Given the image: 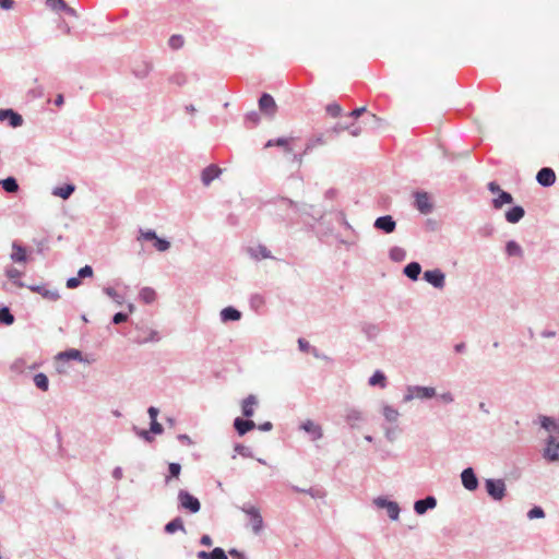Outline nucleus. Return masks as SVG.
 Listing matches in <instances>:
<instances>
[{
	"label": "nucleus",
	"mask_w": 559,
	"mask_h": 559,
	"mask_svg": "<svg viewBox=\"0 0 559 559\" xmlns=\"http://www.w3.org/2000/svg\"><path fill=\"white\" fill-rule=\"evenodd\" d=\"M278 210L285 211L284 218L292 219L298 214H307L309 206L306 203H298L287 198H280L276 201Z\"/></svg>",
	"instance_id": "1"
},
{
	"label": "nucleus",
	"mask_w": 559,
	"mask_h": 559,
	"mask_svg": "<svg viewBox=\"0 0 559 559\" xmlns=\"http://www.w3.org/2000/svg\"><path fill=\"white\" fill-rule=\"evenodd\" d=\"M437 395L436 389L432 386L423 385H408L406 394L403 397L405 403L413 401L414 399L428 400Z\"/></svg>",
	"instance_id": "2"
},
{
	"label": "nucleus",
	"mask_w": 559,
	"mask_h": 559,
	"mask_svg": "<svg viewBox=\"0 0 559 559\" xmlns=\"http://www.w3.org/2000/svg\"><path fill=\"white\" fill-rule=\"evenodd\" d=\"M178 508L190 513H198L201 509L200 500L186 489L178 491Z\"/></svg>",
	"instance_id": "3"
},
{
	"label": "nucleus",
	"mask_w": 559,
	"mask_h": 559,
	"mask_svg": "<svg viewBox=\"0 0 559 559\" xmlns=\"http://www.w3.org/2000/svg\"><path fill=\"white\" fill-rule=\"evenodd\" d=\"M485 488L489 497L501 501L506 497V483L502 478H488L485 480Z\"/></svg>",
	"instance_id": "4"
},
{
	"label": "nucleus",
	"mask_w": 559,
	"mask_h": 559,
	"mask_svg": "<svg viewBox=\"0 0 559 559\" xmlns=\"http://www.w3.org/2000/svg\"><path fill=\"white\" fill-rule=\"evenodd\" d=\"M543 457L548 462H559V439L549 435L545 441Z\"/></svg>",
	"instance_id": "5"
},
{
	"label": "nucleus",
	"mask_w": 559,
	"mask_h": 559,
	"mask_svg": "<svg viewBox=\"0 0 559 559\" xmlns=\"http://www.w3.org/2000/svg\"><path fill=\"white\" fill-rule=\"evenodd\" d=\"M241 511L250 518L253 533L257 535L260 534V532L263 530V519L259 509L250 504H243L241 507Z\"/></svg>",
	"instance_id": "6"
},
{
	"label": "nucleus",
	"mask_w": 559,
	"mask_h": 559,
	"mask_svg": "<svg viewBox=\"0 0 559 559\" xmlns=\"http://www.w3.org/2000/svg\"><path fill=\"white\" fill-rule=\"evenodd\" d=\"M373 503L379 509H385L388 512V516L392 521L399 520L401 509L397 502L391 501L384 497H378L373 500Z\"/></svg>",
	"instance_id": "7"
},
{
	"label": "nucleus",
	"mask_w": 559,
	"mask_h": 559,
	"mask_svg": "<svg viewBox=\"0 0 559 559\" xmlns=\"http://www.w3.org/2000/svg\"><path fill=\"white\" fill-rule=\"evenodd\" d=\"M414 206L421 213V214H429L433 210V205L430 201V197L425 191H416L414 193Z\"/></svg>",
	"instance_id": "8"
},
{
	"label": "nucleus",
	"mask_w": 559,
	"mask_h": 559,
	"mask_svg": "<svg viewBox=\"0 0 559 559\" xmlns=\"http://www.w3.org/2000/svg\"><path fill=\"white\" fill-rule=\"evenodd\" d=\"M424 280L437 289H442L445 285V274L440 269L426 271Z\"/></svg>",
	"instance_id": "9"
},
{
	"label": "nucleus",
	"mask_w": 559,
	"mask_h": 559,
	"mask_svg": "<svg viewBox=\"0 0 559 559\" xmlns=\"http://www.w3.org/2000/svg\"><path fill=\"white\" fill-rule=\"evenodd\" d=\"M463 487L468 491H475L478 488V478L473 467H466L461 473Z\"/></svg>",
	"instance_id": "10"
},
{
	"label": "nucleus",
	"mask_w": 559,
	"mask_h": 559,
	"mask_svg": "<svg viewBox=\"0 0 559 559\" xmlns=\"http://www.w3.org/2000/svg\"><path fill=\"white\" fill-rule=\"evenodd\" d=\"M536 181L544 188L551 187L556 182V174L550 167H543L536 175Z\"/></svg>",
	"instance_id": "11"
},
{
	"label": "nucleus",
	"mask_w": 559,
	"mask_h": 559,
	"mask_svg": "<svg viewBox=\"0 0 559 559\" xmlns=\"http://www.w3.org/2000/svg\"><path fill=\"white\" fill-rule=\"evenodd\" d=\"M8 121L12 128H17L23 124V118L13 109H0V121Z\"/></svg>",
	"instance_id": "12"
},
{
	"label": "nucleus",
	"mask_w": 559,
	"mask_h": 559,
	"mask_svg": "<svg viewBox=\"0 0 559 559\" xmlns=\"http://www.w3.org/2000/svg\"><path fill=\"white\" fill-rule=\"evenodd\" d=\"M153 70V64L148 60H140L134 62L132 73L136 79L143 80L148 76Z\"/></svg>",
	"instance_id": "13"
},
{
	"label": "nucleus",
	"mask_w": 559,
	"mask_h": 559,
	"mask_svg": "<svg viewBox=\"0 0 559 559\" xmlns=\"http://www.w3.org/2000/svg\"><path fill=\"white\" fill-rule=\"evenodd\" d=\"M259 108L269 116H274L277 109L276 103L272 95L263 93L259 99Z\"/></svg>",
	"instance_id": "14"
},
{
	"label": "nucleus",
	"mask_w": 559,
	"mask_h": 559,
	"mask_svg": "<svg viewBox=\"0 0 559 559\" xmlns=\"http://www.w3.org/2000/svg\"><path fill=\"white\" fill-rule=\"evenodd\" d=\"M366 420L365 414L354 407L347 408L345 414V421L350 428H357L361 423Z\"/></svg>",
	"instance_id": "15"
},
{
	"label": "nucleus",
	"mask_w": 559,
	"mask_h": 559,
	"mask_svg": "<svg viewBox=\"0 0 559 559\" xmlns=\"http://www.w3.org/2000/svg\"><path fill=\"white\" fill-rule=\"evenodd\" d=\"M374 228L382 230L385 234H391L396 228V223L391 215L380 216L374 221Z\"/></svg>",
	"instance_id": "16"
},
{
	"label": "nucleus",
	"mask_w": 559,
	"mask_h": 559,
	"mask_svg": "<svg viewBox=\"0 0 559 559\" xmlns=\"http://www.w3.org/2000/svg\"><path fill=\"white\" fill-rule=\"evenodd\" d=\"M437 506V499L433 496H427L424 499L416 500L414 503V511L418 515L425 514L428 510L435 509Z\"/></svg>",
	"instance_id": "17"
},
{
	"label": "nucleus",
	"mask_w": 559,
	"mask_h": 559,
	"mask_svg": "<svg viewBox=\"0 0 559 559\" xmlns=\"http://www.w3.org/2000/svg\"><path fill=\"white\" fill-rule=\"evenodd\" d=\"M300 428L310 435L312 441H317L323 437L322 427L310 419L304 421Z\"/></svg>",
	"instance_id": "18"
},
{
	"label": "nucleus",
	"mask_w": 559,
	"mask_h": 559,
	"mask_svg": "<svg viewBox=\"0 0 559 559\" xmlns=\"http://www.w3.org/2000/svg\"><path fill=\"white\" fill-rule=\"evenodd\" d=\"M56 358L58 360H63V361H67V360H78L80 362H86V364L90 362V360L83 356L82 352L79 350V349H75V348H71V349H68V350H64V352H60L57 355Z\"/></svg>",
	"instance_id": "19"
},
{
	"label": "nucleus",
	"mask_w": 559,
	"mask_h": 559,
	"mask_svg": "<svg viewBox=\"0 0 559 559\" xmlns=\"http://www.w3.org/2000/svg\"><path fill=\"white\" fill-rule=\"evenodd\" d=\"M234 428L239 436H245L247 432L255 428V424L250 418L243 419L241 417H237L234 420Z\"/></svg>",
	"instance_id": "20"
},
{
	"label": "nucleus",
	"mask_w": 559,
	"mask_h": 559,
	"mask_svg": "<svg viewBox=\"0 0 559 559\" xmlns=\"http://www.w3.org/2000/svg\"><path fill=\"white\" fill-rule=\"evenodd\" d=\"M28 288L32 292L37 293V294L41 295L44 298L51 300V301H56L60 298V294L57 289H48L43 285H31V286H28Z\"/></svg>",
	"instance_id": "21"
},
{
	"label": "nucleus",
	"mask_w": 559,
	"mask_h": 559,
	"mask_svg": "<svg viewBox=\"0 0 559 559\" xmlns=\"http://www.w3.org/2000/svg\"><path fill=\"white\" fill-rule=\"evenodd\" d=\"M222 170L216 165H210L202 170L201 180L204 186H209L215 178L221 175Z\"/></svg>",
	"instance_id": "22"
},
{
	"label": "nucleus",
	"mask_w": 559,
	"mask_h": 559,
	"mask_svg": "<svg viewBox=\"0 0 559 559\" xmlns=\"http://www.w3.org/2000/svg\"><path fill=\"white\" fill-rule=\"evenodd\" d=\"M258 404V399L255 395L250 394L243 401L241 405L242 415L246 418H251L254 415L253 407Z\"/></svg>",
	"instance_id": "23"
},
{
	"label": "nucleus",
	"mask_w": 559,
	"mask_h": 559,
	"mask_svg": "<svg viewBox=\"0 0 559 559\" xmlns=\"http://www.w3.org/2000/svg\"><path fill=\"white\" fill-rule=\"evenodd\" d=\"M247 251L252 259L258 260V261L272 258L271 251L263 245H259L257 247H250V248H248Z\"/></svg>",
	"instance_id": "24"
},
{
	"label": "nucleus",
	"mask_w": 559,
	"mask_h": 559,
	"mask_svg": "<svg viewBox=\"0 0 559 559\" xmlns=\"http://www.w3.org/2000/svg\"><path fill=\"white\" fill-rule=\"evenodd\" d=\"M524 209L521 205H514L506 212V219L508 223L516 224L524 217Z\"/></svg>",
	"instance_id": "25"
},
{
	"label": "nucleus",
	"mask_w": 559,
	"mask_h": 559,
	"mask_svg": "<svg viewBox=\"0 0 559 559\" xmlns=\"http://www.w3.org/2000/svg\"><path fill=\"white\" fill-rule=\"evenodd\" d=\"M13 252L10 258L15 263H24L27 260L26 251L17 241L12 242Z\"/></svg>",
	"instance_id": "26"
},
{
	"label": "nucleus",
	"mask_w": 559,
	"mask_h": 559,
	"mask_svg": "<svg viewBox=\"0 0 559 559\" xmlns=\"http://www.w3.org/2000/svg\"><path fill=\"white\" fill-rule=\"evenodd\" d=\"M197 557L198 559H228L225 550L221 547H216L210 552L201 550L197 554Z\"/></svg>",
	"instance_id": "27"
},
{
	"label": "nucleus",
	"mask_w": 559,
	"mask_h": 559,
	"mask_svg": "<svg viewBox=\"0 0 559 559\" xmlns=\"http://www.w3.org/2000/svg\"><path fill=\"white\" fill-rule=\"evenodd\" d=\"M405 276L412 281H417L421 273V265L418 262H409L403 270Z\"/></svg>",
	"instance_id": "28"
},
{
	"label": "nucleus",
	"mask_w": 559,
	"mask_h": 559,
	"mask_svg": "<svg viewBox=\"0 0 559 559\" xmlns=\"http://www.w3.org/2000/svg\"><path fill=\"white\" fill-rule=\"evenodd\" d=\"M241 318V312L234 307H226L221 311V320L223 322L238 321Z\"/></svg>",
	"instance_id": "29"
},
{
	"label": "nucleus",
	"mask_w": 559,
	"mask_h": 559,
	"mask_svg": "<svg viewBox=\"0 0 559 559\" xmlns=\"http://www.w3.org/2000/svg\"><path fill=\"white\" fill-rule=\"evenodd\" d=\"M512 202L513 197L511 195V193L501 190L498 193L497 198L492 200V206L498 210L501 209L504 204H511Z\"/></svg>",
	"instance_id": "30"
},
{
	"label": "nucleus",
	"mask_w": 559,
	"mask_h": 559,
	"mask_svg": "<svg viewBox=\"0 0 559 559\" xmlns=\"http://www.w3.org/2000/svg\"><path fill=\"white\" fill-rule=\"evenodd\" d=\"M75 190V186L72 185V183H67L62 187H56L53 190H52V194L55 197H59L63 200H67L71 197V194L74 192Z\"/></svg>",
	"instance_id": "31"
},
{
	"label": "nucleus",
	"mask_w": 559,
	"mask_h": 559,
	"mask_svg": "<svg viewBox=\"0 0 559 559\" xmlns=\"http://www.w3.org/2000/svg\"><path fill=\"white\" fill-rule=\"evenodd\" d=\"M165 532L167 534H174L176 533L177 531H182L183 533H186V528H185V525H183V521L180 516H176L175 519H173L170 522H168L165 527H164Z\"/></svg>",
	"instance_id": "32"
},
{
	"label": "nucleus",
	"mask_w": 559,
	"mask_h": 559,
	"mask_svg": "<svg viewBox=\"0 0 559 559\" xmlns=\"http://www.w3.org/2000/svg\"><path fill=\"white\" fill-rule=\"evenodd\" d=\"M361 332L366 335V337L371 341L374 340L379 333L380 329L374 323L365 322L361 324Z\"/></svg>",
	"instance_id": "33"
},
{
	"label": "nucleus",
	"mask_w": 559,
	"mask_h": 559,
	"mask_svg": "<svg viewBox=\"0 0 559 559\" xmlns=\"http://www.w3.org/2000/svg\"><path fill=\"white\" fill-rule=\"evenodd\" d=\"M506 253L509 257L522 258L523 257V249L521 248V246L515 240H509L506 243Z\"/></svg>",
	"instance_id": "34"
},
{
	"label": "nucleus",
	"mask_w": 559,
	"mask_h": 559,
	"mask_svg": "<svg viewBox=\"0 0 559 559\" xmlns=\"http://www.w3.org/2000/svg\"><path fill=\"white\" fill-rule=\"evenodd\" d=\"M0 186L8 193H15L19 191V183L14 177L0 179Z\"/></svg>",
	"instance_id": "35"
},
{
	"label": "nucleus",
	"mask_w": 559,
	"mask_h": 559,
	"mask_svg": "<svg viewBox=\"0 0 559 559\" xmlns=\"http://www.w3.org/2000/svg\"><path fill=\"white\" fill-rule=\"evenodd\" d=\"M139 298L146 305H150L156 299V292L152 287H143L139 293Z\"/></svg>",
	"instance_id": "36"
},
{
	"label": "nucleus",
	"mask_w": 559,
	"mask_h": 559,
	"mask_svg": "<svg viewBox=\"0 0 559 559\" xmlns=\"http://www.w3.org/2000/svg\"><path fill=\"white\" fill-rule=\"evenodd\" d=\"M369 385L376 386L379 385L381 388H385L386 378L385 374L381 370H376L373 374L369 378Z\"/></svg>",
	"instance_id": "37"
},
{
	"label": "nucleus",
	"mask_w": 559,
	"mask_h": 559,
	"mask_svg": "<svg viewBox=\"0 0 559 559\" xmlns=\"http://www.w3.org/2000/svg\"><path fill=\"white\" fill-rule=\"evenodd\" d=\"M181 473V465L179 463H169L168 464V475L165 476V484H170L173 478H178Z\"/></svg>",
	"instance_id": "38"
},
{
	"label": "nucleus",
	"mask_w": 559,
	"mask_h": 559,
	"mask_svg": "<svg viewBox=\"0 0 559 559\" xmlns=\"http://www.w3.org/2000/svg\"><path fill=\"white\" fill-rule=\"evenodd\" d=\"M272 146H281V147H284L285 152H287V153L292 152V147L289 145V139H287V138L271 139L265 143V147H272Z\"/></svg>",
	"instance_id": "39"
},
{
	"label": "nucleus",
	"mask_w": 559,
	"mask_h": 559,
	"mask_svg": "<svg viewBox=\"0 0 559 559\" xmlns=\"http://www.w3.org/2000/svg\"><path fill=\"white\" fill-rule=\"evenodd\" d=\"M34 384L41 391L46 392L49 389V380L48 377L43 373L38 372L33 378Z\"/></svg>",
	"instance_id": "40"
},
{
	"label": "nucleus",
	"mask_w": 559,
	"mask_h": 559,
	"mask_svg": "<svg viewBox=\"0 0 559 559\" xmlns=\"http://www.w3.org/2000/svg\"><path fill=\"white\" fill-rule=\"evenodd\" d=\"M325 144V141L323 139V135L322 134H319V135H316L313 138H310L307 143H306V146H305V150H304V154H308L310 153L314 147L319 146V145H323Z\"/></svg>",
	"instance_id": "41"
},
{
	"label": "nucleus",
	"mask_w": 559,
	"mask_h": 559,
	"mask_svg": "<svg viewBox=\"0 0 559 559\" xmlns=\"http://www.w3.org/2000/svg\"><path fill=\"white\" fill-rule=\"evenodd\" d=\"M292 489L296 492H302V493H307L309 496H311L313 499H321L324 497V491L319 489V488H309V489H302V488H299L298 486H292Z\"/></svg>",
	"instance_id": "42"
},
{
	"label": "nucleus",
	"mask_w": 559,
	"mask_h": 559,
	"mask_svg": "<svg viewBox=\"0 0 559 559\" xmlns=\"http://www.w3.org/2000/svg\"><path fill=\"white\" fill-rule=\"evenodd\" d=\"M5 275L13 281V283L17 286V287H25V284L23 282H21L19 278L21 277L22 275V272L19 271L15 267H9L5 270Z\"/></svg>",
	"instance_id": "43"
},
{
	"label": "nucleus",
	"mask_w": 559,
	"mask_h": 559,
	"mask_svg": "<svg viewBox=\"0 0 559 559\" xmlns=\"http://www.w3.org/2000/svg\"><path fill=\"white\" fill-rule=\"evenodd\" d=\"M390 259L394 262H402L406 258V251L401 247H392L389 252Z\"/></svg>",
	"instance_id": "44"
},
{
	"label": "nucleus",
	"mask_w": 559,
	"mask_h": 559,
	"mask_svg": "<svg viewBox=\"0 0 559 559\" xmlns=\"http://www.w3.org/2000/svg\"><path fill=\"white\" fill-rule=\"evenodd\" d=\"M382 413H383V416H384L385 420H388L390 423L397 421L399 416H400L399 411L395 409L394 407L390 406V405H384Z\"/></svg>",
	"instance_id": "45"
},
{
	"label": "nucleus",
	"mask_w": 559,
	"mask_h": 559,
	"mask_svg": "<svg viewBox=\"0 0 559 559\" xmlns=\"http://www.w3.org/2000/svg\"><path fill=\"white\" fill-rule=\"evenodd\" d=\"M540 427L547 431L557 429L556 420L552 417L540 415L538 417Z\"/></svg>",
	"instance_id": "46"
},
{
	"label": "nucleus",
	"mask_w": 559,
	"mask_h": 559,
	"mask_svg": "<svg viewBox=\"0 0 559 559\" xmlns=\"http://www.w3.org/2000/svg\"><path fill=\"white\" fill-rule=\"evenodd\" d=\"M14 322V316L11 313L8 307L0 308V323L4 325H11Z\"/></svg>",
	"instance_id": "47"
},
{
	"label": "nucleus",
	"mask_w": 559,
	"mask_h": 559,
	"mask_svg": "<svg viewBox=\"0 0 559 559\" xmlns=\"http://www.w3.org/2000/svg\"><path fill=\"white\" fill-rule=\"evenodd\" d=\"M104 294H106L108 297H110L118 306H121L124 302V298L122 295H119L115 288L112 287H104L103 288Z\"/></svg>",
	"instance_id": "48"
},
{
	"label": "nucleus",
	"mask_w": 559,
	"mask_h": 559,
	"mask_svg": "<svg viewBox=\"0 0 559 559\" xmlns=\"http://www.w3.org/2000/svg\"><path fill=\"white\" fill-rule=\"evenodd\" d=\"M154 247L159 252H165L170 248V242L167 239L156 237L154 239Z\"/></svg>",
	"instance_id": "49"
},
{
	"label": "nucleus",
	"mask_w": 559,
	"mask_h": 559,
	"mask_svg": "<svg viewBox=\"0 0 559 559\" xmlns=\"http://www.w3.org/2000/svg\"><path fill=\"white\" fill-rule=\"evenodd\" d=\"M156 237H157V234L153 229H147V230L140 229L139 230V236H138L136 239L139 241H141V240L154 241V239Z\"/></svg>",
	"instance_id": "50"
},
{
	"label": "nucleus",
	"mask_w": 559,
	"mask_h": 559,
	"mask_svg": "<svg viewBox=\"0 0 559 559\" xmlns=\"http://www.w3.org/2000/svg\"><path fill=\"white\" fill-rule=\"evenodd\" d=\"M234 451L243 457H253V453H252L251 449L241 443H237L234 447Z\"/></svg>",
	"instance_id": "51"
},
{
	"label": "nucleus",
	"mask_w": 559,
	"mask_h": 559,
	"mask_svg": "<svg viewBox=\"0 0 559 559\" xmlns=\"http://www.w3.org/2000/svg\"><path fill=\"white\" fill-rule=\"evenodd\" d=\"M185 40L181 35H173L168 40V45L173 49H179L183 46Z\"/></svg>",
	"instance_id": "52"
},
{
	"label": "nucleus",
	"mask_w": 559,
	"mask_h": 559,
	"mask_svg": "<svg viewBox=\"0 0 559 559\" xmlns=\"http://www.w3.org/2000/svg\"><path fill=\"white\" fill-rule=\"evenodd\" d=\"M527 518L530 520H535V519H544L545 518V511L543 510L542 507H534L532 508L528 512H527Z\"/></svg>",
	"instance_id": "53"
},
{
	"label": "nucleus",
	"mask_w": 559,
	"mask_h": 559,
	"mask_svg": "<svg viewBox=\"0 0 559 559\" xmlns=\"http://www.w3.org/2000/svg\"><path fill=\"white\" fill-rule=\"evenodd\" d=\"M169 82L178 86H182L187 83V76L185 73L178 72L169 78Z\"/></svg>",
	"instance_id": "54"
},
{
	"label": "nucleus",
	"mask_w": 559,
	"mask_h": 559,
	"mask_svg": "<svg viewBox=\"0 0 559 559\" xmlns=\"http://www.w3.org/2000/svg\"><path fill=\"white\" fill-rule=\"evenodd\" d=\"M325 110L331 117L334 118L338 117L342 114V107L337 103L329 104Z\"/></svg>",
	"instance_id": "55"
},
{
	"label": "nucleus",
	"mask_w": 559,
	"mask_h": 559,
	"mask_svg": "<svg viewBox=\"0 0 559 559\" xmlns=\"http://www.w3.org/2000/svg\"><path fill=\"white\" fill-rule=\"evenodd\" d=\"M133 430L135 431V433L142 438L143 440H145L146 442H152L153 441V437H152V432L148 430H143V429H138V427H133Z\"/></svg>",
	"instance_id": "56"
},
{
	"label": "nucleus",
	"mask_w": 559,
	"mask_h": 559,
	"mask_svg": "<svg viewBox=\"0 0 559 559\" xmlns=\"http://www.w3.org/2000/svg\"><path fill=\"white\" fill-rule=\"evenodd\" d=\"M78 276L80 278H86V277H92L93 276V269L91 265H85L83 267H81L78 272Z\"/></svg>",
	"instance_id": "57"
},
{
	"label": "nucleus",
	"mask_w": 559,
	"mask_h": 559,
	"mask_svg": "<svg viewBox=\"0 0 559 559\" xmlns=\"http://www.w3.org/2000/svg\"><path fill=\"white\" fill-rule=\"evenodd\" d=\"M129 316L124 312H117L114 314L112 319H111V322L114 324H120V323H123L128 320Z\"/></svg>",
	"instance_id": "58"
},
{
	"label": "nucleus",
	"mask_w": 559,
	"mask_h": 559,
	"mask_svg": "<svg viewBox=\"0 0 559 559\" xmlns=\"http://www.w3.org/2000/svg\"><path fill=\"white\" fill-rule=\"evenodd\" d=\"M150 431L155 435H160L164 431V428L157 420H152L150 424Z\"/></svg>",
	"instance_id": "59"
},
{
	"label": "nucleus",
	"mask_w": 559,
	"mask_h": 559,
	"mask_svg": "<svg viewBox=\"0 0 559 559\" xmlns=\"http://www.w3.org/2000/svg\"><path fill=\"white\" fill-rule=\"evenodd\" d=\"M246 120L251 122L253 126L260 121V115L257 111H251L246 115Z\"/></svg>",
	"instance_id": "60"
},
{
	"label": "nucleus",
	"mask_w": 559,
	"mask_h": 559,
	"mask_svg": "<svg viewBox=\"0 0 559 559\" xmlns=\"http://www.w3.org/2000/svg\"><path fill=\"white\" fill-rule=\"evenodd\" d=\"M366 119H367V123L372 126V127H379L380 123L382 122V119L377 117L373 114H369Z\"/></svg>",
	"instance_id": "61"
},
{
	"label": "nucleus",
	"mask_w": 559,
	"mask_h": 559,
	"mask_svg": "<svg viewBox=\"0 0 559 559\" xmlns=\"http://www.w3.org/2000/svg\"><path fill=\"white\" fill-rule=\"evenodd\" d=\"M47 3L55 11H59L61 7H66L64 0H47Z\"/></svg>",
	"instance_id": "62"
},
{
	"label": "nucleus",
	"mask_w": 559,
	"mask_h": 559,
	"mask_svg": "<svg viewBox=\"0 0 559 559\" xmlns=\"http://www.w3.org/2000/svg\"><path fill=\"white\" fill-rule=\"evenodd\" d=\"M81 284L80 277H70L67 280V287L70 289L79 287Z\"/></svg>",
	"instance_id": "63"
},
{
	"label": "nucleus",
	"mask_w": 559,
	"mask_h": 559,
	"mask_svg": "<svg viewBox=\"0 0 559 559\" xmlns=\"http://www.w3.org/2000/svg\"><path fill=\"white\" fill-rule=\"evenodd\" d=\"M228 554L234 558V559H248L246 557V555L241 551H239L238 549L236 548H231L228 550Z\"/></svg>",
	"instance_id": "64"
}]
</instances>
